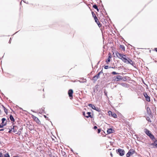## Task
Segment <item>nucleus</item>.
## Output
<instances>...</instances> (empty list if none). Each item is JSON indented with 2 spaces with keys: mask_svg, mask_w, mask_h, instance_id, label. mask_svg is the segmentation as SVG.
<instances>
[{
  "mask_svg": "<svg viewBox=\"0 0 157 157\" xmlns=\"http://www.w3.org/2000/svg\"><path fill=\"white\" fill-rule=\"evenodd\" d=\"M123 62L126 64H129L132 66H134L133 62L131 59L127 56H126L125 58L124 59Z\"/></svg>",
  "mask_w": 157,
  "mask_h": 157,
  "instance_id": "1",
  "label": "nucleus"
},
{
  "mask_svg": "<svg viewBox=\"0 0 157 157\" xmlns=\"http://www.w3.org/2000/svg\"><path fill=\"white\" fill-rule=\"evenodd\" d=\"M115 53L117 57L119 59H122L123 61H124V59L126 57L125 55L119 53L118 52H116Z\"/></svg>",
  "mask_w": 157,
  "mask_h": 157,
  "instance_id": "2",
  "label": "nucleus"
},
{
  "mask_svg": "<svg viewBox=\"0 0 157 157\" xmlns=\"http://www.w3.org/2000/svg\"><path fill=\"white\" fill-rule=\"evenodd\" d=\"M116 152L117 153H119V155L121 156L124 155L125 153L124 150L120 148L117 149Z\"/></svg>",
  "mask_w": 157,
  "mask_h": 157,
  "instance_id": "3",
  "label": "nucleus"
},
{
  "mask_svg": "<svg viewBox=\"0 0 157 157\" xmlns=\"http://www.w3.org/2000/svg\"><path fill=\"white\" fill-rule=\"evenodd\" d=\"M88 106L89 107L92 108L93 109L95 110L98 112H100L101 111V110L100 108H98V107H95L94 105H92L91 104H89L88 105Z\"/></svg>",
  "mask_w": 157,
  "mask_h": 157,
  "instance_id": "4",
  "label": "nucleus"
},
{
  "mask_svg": "<svg viewBox=\"0 0 157 157\" xmlns=\"http://www.w3.org/2000/svg\"><path fill=\"white\" fill-rule=\"evenodd\" d=\"M135 150L133 149H130L128 151V153L126 154L127 157H129V156L135 153Z\"/></svg>",
  "mask_w": 157,
  "mask_h": 157,
  "instance_id": "5",
  "label": "nucleus"
},
{
  "mask_svg": "<svg viewBox=\"0 0 157 157\" xmlns=\"http://www.w3.org/2000/svg\"><path fill=\"white\" fill-rule=\"evenodd\" d=\"M143 95L145 97L146 99V101L148 102L150 101V97L147 94L146 92L144 93H143Z\"/></svg>",
  "mask_w": 157,
  "mask_h": 157,
  "instance_id": "6",
  "label": "nucleus"
},
{
  "mask_svg": "<svg viewBox=\"0 0 157 157\" xmlns=\"http://www.w3.org/2000/svg\"><path fill=\"white\" fill-rule=\"evenodd\" d=\"M73 93V91L72 90L70 89L68 91V94L71 99L72 98V94Z\"/></svg>",
  "mask_w": 157,
  "mask_h": 157,
  "instance_id": "7",
  "label": "nucleus"
},
{
  "mask_svg": "<svg viewBox=\"0 0 157 157\" xmlns=\"http://www.w3.org/2000/svg\"><path fill=\"white\" fill-rule=\"evenodd\" d=\"M32 118L37 123L39 124L40 123V121L37 117L33 115Z\"/></svg>",
  "mask_w": 157,
  "mask_h": 157,
  "instance_id": "8",
  "label": "nucleus"
},
{
  "mask_svg": "<svg viewBox=\"0 0 157 157\" xmlns=\"http://www.w3.org/2000/svg\"><path fill=\"white\" fill-rule=\"evenodd\" d=\"M94 19L95 22L97 24L98 26L100 27V26H101V25L100 24L96 16H95V17H94Z\"/></svg>",
  "mask_w": 157,
  "mask_h": 157,
  "instance_id": "9",
  "label": "nucleus"
},
{
  "mask_svg": "<svg viewBox=\"0 0 157 157\" xmlns=\"http://www.w3.org/2000/svg\"><path fill=\"white\" fill-rule=\"evenodd\" d=\"M110 112L112 116L114 118H116L117 117V114L115 113H113L111 111H109L108 112V113H109V115H110Z\"/></svg>",
  "mask_w": 157,
  "mask_h": 157,
  "instance_id": "10",
  "label": "nucleus"
},
{
  "mask_svg": "<svg viewBox=\"0 0 157 157\" xmlns=\"http://www.w3.org/2000/svg\"><path fill=\"white\" fill-rule=\"evenodd\" d=\"M116 78L117 79L116 81L122 79V77L121 76L119 75H117V76H116Z\"/></svg>",
  "mask_w": 157,
  "mask_h": 157,
  "instance_id": "11",
  "label": "nucleus"
},
{
  "mask_svg": "<svg viewBox=\"0 0 157 157\" xmlns=\"http://www.w3.org/2000/svg\"><path fill=\"white\" fill-rule=\"evenodd\" d=\"M17 127L16 126H13V128H12V130H13V132H17Z\"/></svg>",
  "mask_w": 157,
  "mask_h": 157,
  "instance_id": "12",
  "label": "nucleus"
},
{
  "mask_svg": "<svg viewBox=\"0 0 157 157\" xmlns=\"http://www.w3.org/2000/svg\"><path fill=\"white\" fill-rule=\"evenodd\" d=\"M151 145L155 147H157V140H155L153 143H152Z\"/></svg>",
  "mask_w": 157,
  "mask_h": 157,
  "instance_id": "13",
  "label": "nucleus"
},
{
  "mask_svg": "<svg viewBox=\"0 0 157 157\" xmlns=\"http://www.w3.org/2000/svg\"><path fill=\"white\" fill-rule=\"evenodd\" d=\"M113 131H114V130H113L112 128H110L108 129L107 130V132L108 134H110L113 132Z\"/></svg>",
  "mask_w": 157,
  "mask_h": 157,
  "instance_id": "14",
  "label": "nucleus"
},
{
  "mask_svg": "<svg viewBox=\"0 0 157 157\" xmlns=\"http://www.w3.org/2000/svg\"><path fill=\"white\" fill-rule=\"evenodd\" d=\"M144 131L147 136H148L149 134H150L151 133L150 132V131L148 130L146 128L144 129Z\"/></svg>",
  "mask_w": 157,
  "mask_h": 157,
  "instance_id": "15",
  "label": "nucleus"
},
{
  "mask_svg": "<svg viewBox=\"0 0 157 157\" xmlns=\"http://www.w3.org/2000/svg\"><path fill=\"white\" fill-rule=\"evenodd\" d=\"M146 110L147 113L149 115H151V112L150 108L149 107H147Z\"/></svg>",
  "mask_w": 157,
  "mask_h": 157,
  "instance_id": "16",
  "label": "nucleus"
},
{
  "mask_svg": "<svg viewBox=\"0 0 157 157\" xmlns=\"http://www.w3.org/2000/svg\"><path fill=\"white\" fill-rule=\"evenodd\" d=\"M148 136L152 140L155 139V138L154 136L151 133L150 134H149V135H148Z\"/></svg>",
  "mask_w": 157,
  "mask_h": 157,
  "instance_id": "17",
  "label": "nucleus"
},
{
  "mask_svg": "<svg viewBox=\"0 0 157 157\" xmlns=\"http://www.w3.org/2000/svg\"><path fill=\"white\" fill-rule=\"evenodd\" d=\"M98 79V78L96 77V76H94L92 80L94 81V82H95Z\"/></svg>",
  "mask_w": 157,
  "mask_h": 157,
  "instance_id": "18",
  "label": "nucleus"
},
{
  "mask_svg": "<svg viewBox=\"0 0 157 157\" xmlns=\"http://www.w3.org/2000/svg\"><path fill=\"white\" fill-rule=\"evenodd\" d=\"M10 119L11 121H15L13 116L11 114L10 115Z\"/></svg>",
  "mask_w": 157,
  "mask_h": 157,
  "instance_id": "19",
  "label": "nucleus"
},
{
  "mask_svg": "<svg viewBox=\"0 0 157 157\" xmlns=\"http://www.w3.org/2000/svg\"><path fill=\"white\" fill-rule=\"evenodd\" d=\"M120 84L124 87H128V84L126 83H122Z\"/></svg>",
  "mask_w": 157,
  "mask_h": 157,
  "instance_id": "20",
  "label": "nucleus"
},
{
  "mask_svg": "<svg viewBox=\"0 0 157 157\" xmlns=\"http://www.w3.org/2000/svg\"><path fill=\"white\" fill-rule=\"evenodd\" d=\"M44 108L43 107L40 110V111L39 112V113L40 114H42V113H44Z\"/></svg>",
  "mask_w": 157,
  "mask_h": 157,
  "instance_id": "21",
  "label": "nucleus"
},
{
  "mask_svg": "<svg viewBox=\"0 0 157 157\" xmlns=\"http://www.w3.org/2000/svg\"><path fill=\"white\" fill-rule=\"evenodd\" d=\"M87 114L88 115V116H85V117H86L87 118H88L89 117H92L91 115V113L90 112H88L87 113Z\"/></svg>",
  "mask_w": 157,
  "mask_h": 157,
  "instance_id": "22",
  "label": "nucleus"
},
{
  "mask_svg": "<svg viewBox=\"0 0 157 157\" xmlns=\"http://www.w3.org/2000/svg\"><path fill=\"white\" fill-rule=\"evenodd\" d=\"M2 108L4 110L6 114H7V113L8 112L7 109H6V108L4 107V105H2Z\"/></svg>",
  "mask_w": 157,
  "mask_h": 157,
  "instance_id": "23",
  "label": "nucleus"
},
{
  "mask_svg": "<svg viewBox=\"0 0 157 157\" xmlns=\"http://www.w3.org/2000/svg\"><path fill=\"white\" fill-rule=\"evenodd\" d=\"M93 7L95 9H96L98 11H99V10L98 8V6L96 4L94 5H93Z\"/></svg>",
  "mask_w": 157,
  "mask_h": 157,
  "instance_id": "24",
  "label": "nucleus"
},
{
  "mask_svg": "<svg viewBox=\"0 0 157 157\" xmlns=\"http://www.w3.org/2000/svg\"><path fill=\"white\" fill-rule=\"evenodd\" d=\"M111 58V56H109L108 58V59H107V60L106 61L107 62V63H108V62H110V59Z\"/></svg>",
  "mask_w": 157,
  "mask_h": 157,
  "instance_id": "25",
  "label": "nucleus"
},
{
  "mask_svg": "<svg viewBox=\"0 0 157 157\" xmlns=\"http://www.w3.org/2000/svg\"><path fill=\"white\" fill-rule=\"evenodd\" d=\"M6 121V119L5 118H3L2 119V123L1 124H5L4 121Z\"/></svg>",
  "mask_w": 157,
  "mask_h": 157,
  "instance_id": "26",
  "label": "nucleus"
},
{
  "mask_svg": "<svg viewBox=\"0 0 157 157\" xmlns=\"http://www.w3.org/2000/svg\"><path fill=\"white\" fill-rule=\"evenodd\" d=\"M6 124V122H5V124H0V128H3L4 126Z\"/></svg>",
  "mask_w": 157,
  "mask_h": 157,
  "instance_id": "27",
  "label": "nucleus"
},
{
  "mask_svg": "<svg viewBox=\"0 0 157 157\" xmlns=\"http://www.w3.org/2000/svg\"><path fill=\"white\" fill-rule=\"evenodd\" d=\"M113 68V67H109V66H107V65L105 66L104 67V68L105 69H107L109 68Z\"/></svg>",
  "mask_w": 157,
  "mask_h": 157,
  "instance_id": "28",
  "label": "nucleus"
},
{
  "mask_svg": "<svg viewBox=\"0 0 157 157\" xmlns=\"http://www.w3.org/2000/svg\"><path fill=\"white\" fill-rule=\"evenodd\" d=\"M120 48L123 50H124L125 49L124 46L123 45H120Z\"/></svg>",
  "mask_w": 157,
  "mask_h": 157,
  "instance_id": "29",
  "label": "nucleus"
},
{
  "mask_svg": "<svg viewBox=\"0 0 157 157\" xmlns=\"http://www.w3.org/2000/svg\"><path fill=\"white\" fill-rule=\"evenodd\" d=\"M146 120L147 121H148V122H151L150 118L149 117H146Z\"/></svg>",
  "mask_w": 157,
  "mask_h": 157,
  "instance_id": "30",
  "label": "nucleus"
},
{
  "mask_svg": "<svg viewBox=\"0 0 157 157\" xmlns=\"http://www.w3.org/2000/svg\"><path fill=\"white\" fill-rule=\"evenodd\" d=\"M112 74L113 75H118L119 74V73H117L115 71H113L112 72Z\"/></svg>",
  "mask_w": 157,
  "mask_h": 157,
  "instance_id": "31",
  "label": "nucleus"
},
{
  "mask_svg": "<svg viewBox=\"0 0 157 157\" xmlns=\"http://www.w3.org/2000/svg\"><path fill=\"white\" fill-rule=\"evenodd\" d=\"M4 157H10V156L9 154L8 153L5 154L4 155Z\"/></svg>",
  "mask_w": 157,
  "mask_h": 157,
  "instance_id": "32",
  "label": "nucleus"
},
{
  "mask_svg": "<svg viewBox=\"0 0 157 157\" xmlns=\"http://www.w3.org/2000/svg\"><path fill=\"white\" fill-rule=\"evenodd\" d=\"M100 74L98 73L96 75H95V76H96V77H98V78H99V75Z\"/></svg>",
  "mask_w": 157,
  "mask_h": 157,
  "instance_id": "33",
  "label": "nucleus"
},
{
  "mask_svg": "<svg viewBox=\"0 0 157 157\" xmlns=\"http://www.w3.org/2000/svg\"><path fill=\"white\" fill-rule=\"evenodd\" d=\"M116 76H114V77H113V80L114 81H116Z\"/></svg>",
  "mask_w": 157,
  "mask_h": 157,
  "instance_id": "34",
  "label": "nucleus"
},
{
  "mask_svg": "<svg viewBox=\"0 0 157 157\" xmlns=\"http://www.w3.org/2000/svg\"><path fill=\"white\" fill-rule=\"evenodd\" d=\"M92 13L93 17H95V16H96L95 14L93 12H92Z\"/></svg>",
  "mask_w": 157,
  "mask_h": 157,
  "instance_id": "35",
  "label": "nucleus"
},
{
  "mask_svg": "<svg viewBox=\"0 0 157 157\" xmlns=\"http://www.w3.org/2000/svg\"><path fill=\"white\" fill-rule=\"evenodd\" d=\"M0 157H4L2 153L0 152Z\"/></svg>",
  "mask_w": 157,
  "mask_h": 157,
  "instance_id": "36",
  "label": "nucleus"
},
{
  "mask_svg": "<svg viewBox=\"0 0 157 157\" xmlns=\"http://www.w3.org/2000/svg\"><path fill=\"white\" fill-rule=\"evenodd\" d=\"M101 132V129H98V133H100Z\"/></svg>",
  "mask_w": 157,
  "mask_h": 157,
  "instance_id": "37",
  "label": "nucleus"
},
{
  "mask_svg": "<svg viewBox=\"0 0 157 157\" xmlns=\"http://www.w3.org/2000/svg\"><path fill=\"white\" fill-rule=\"evenodd\" d=\"M98 73H99L100 74H102L103 73L102 70H101L100 72H99Z\"/></svg>",
  "mask_w": 157,
  "mask_h": 157,
  "instance_id": "38",
  "label": "nucleus"
},
{
  "mask_svg": "<svg viewBox=\"0 0 157 157\" xmlns=\"http://www.w3.org/2000/svg\"><path fill=\"white\" fill-rule=\"evenodd\" d=\"M94 129H97V126H94V128H93Z\"/></svg>",
  "mask_w": 157,
  "mask_h": 157,
  "instance_id": "39",
  "label": "nucleus"
},
{
  "mask_svg": "<svg viewBox=\"0 0 157 157\" xmlns=\"http://www.w3.org/2000/svg\"><path fill=\"white\" fill-rule=\"evenodd\" d=\"M13 130H12V128H11V129H10L9 131L8 132H11V131H12L13 132Z\"/></svg>",
  "mask_w": 157,
  "mask_h": 157,
  "instance_id": "40",
  "label": "nucleus"
},
{
  "mask_svg": "<svg viewBox=\"0 0 157 157\" xmlns=\"http://www.w3.org/2000/svg\"><path fill=\"white\" fill-rule=\"evenodd\" d=\"M104 93H105V95L107 97V92H106L105 91L104 92Z\"/></svg>",
  "mask_w": 157,
  "mask_h": 157,
  "instance_id": "41",
  "label": "nucleus"
},
{
  "mask_svg": "<svg viewBox=\"0 0 157 157\" xmlns=\"http://www.w3.org/2000/svg\"><path fill=\"white\" fill-rule=\"evenodd\" d=\"M83 115L85 117V116H86L85 114V113L84 112H83Z\"/></svg>",
  "mask_w": 157,
  "mask_h": 157,
  "instance_id": "42",
  "label": "nucleus"
},
{
  "mask_svg": "<svg viewBox=\"0 0 157 157\" xmlns=\"http://www.w3.org/2000/svg\"><path fill=\"white\" fill-rule=\"evenodd\" d=\"M155 51H156V52H157V48H155Z\"/></svg>",
  "mask_w": 157,
  "mask_h": 157,
  "instance_id": "43",
  "label": "nucleus"
},
{
  "mask_svg": "<svg viewBox=\"0 0 157 157\" xmlns=\"http://www.w3.org/2000/svg\"><path fill=\"white\" fill-rule=\"evenodd\" d=\"M44 117L45 118H48V117H47V116H46V115H44Z\"/></svg>",
  "mask_w": 157,
  "mask_h": 157,
  "instance_id": "44",
  "label": "nucleus"
},
{
  "mask_svg": "<svg viewBox=\"0 0 157 157\" xmlns=\"http://www.w3.org/2000/svg\"><path fill=\"white\" fill-rule=\"evenodd\" d=\"M4 129H0V131H3L4 130Z\"/></svg>",
  "mask_w": 157,
  "mask_h": 157,
  "instance_id": "45",
  "label": "nucleus"
},
{
  "mask_svg": "<svg viewBox=\"0 0 157 157\" xmlns=\"http://www.w3.org/2000/svg\"><path fill=\"white\" fill-rule=\"evenodd\" d=\"M110 155H111V156L112 157V156H113V154H112V153H110Z\"/></svg>",
  "mask_w": 157,
  "mask_h": 157,
  "instance_id": "46",
  "label": "nucleus"
},
{
  "mask_svg": "<svg viewBox=\"0 0 157 157\" xmlns=\"http://www.w3.org/2000/svg\"><path fill=\"white\" fill-rule=\"evenodd\" d=\"M29 129L31 130H32L33 129L31 127L30 128H29Z\"/></svg>",
  "mask_w": 157,
  "mask_h": 157,
  "instance_id": "47",
  "label": "nucleus"
},
{
  "mask_svg": "<svg viewBox=\"0 0 157 157\" xmlns=\"http://www.w3.org/2000/svg\"><path fill=\"white\" fill-rule=\"evenodd\" d=\"M13 157H20L19 156H13Z\"/></svg>",
  "mask_w": 157,
  "mask_h": 157,
  "instance_id": "48",
  "label": "nucleus"
},
{
  "mask_svg": "<svg viewBox=\"0 0 157 157\" xmlns=\"http://www.w3.org/2000/svg\"><path fill=\"white\" fill-rule=\"evenodd\" d=\"M11 38H10V41H9V43H10V40H11Z\"/></svg>",
  "mask_w": 157,
  "mask_h": 157,
  "instance_id": "49",
  "label": "nucleus"
},
{
  "mask_svg": "<svg viewBox=\"0 0 157 157\" xmlns=\"http://www.w3.org/2000/svg\"><path fill=\"white\" fill-rule=\"evenodd\" d=\"M20 109L23 110V109H22V108H20Z\"/></svg>",
  "mask_w": 157,
  "mask_h": 157,
  "instance_id": "50",
  "label": "nucleus"
},
{
  "mask_svg": "<svg viewBox=\"0 0 157 157\" xmlns=\"http://www.w3.org/2000/svg\"><path fill=\"white\" fill-rule=\"evenodd\" d=\"M31 111L33 112H35L33 111V110H31Z\"/></svg>",
  "mask_w": 157,
  "mask_h": 157,
  "instance_id": "51",
  "label": "nucleus"
},
{
  "mask_svg": "<svg viewBox=\"0 0 157 157\" xmlns=\"http://www.w3.org/2000/svg\"><path fill=\"white\" fill-rule=\"evenodd\" d=\"M22 1H23V0H21V3H20V4H21V2H22Z\"/></svg>",
  "mask_w": 157,
  "mask_h": 157,
  "instance_id": "52",
  "label": "nucleus"
},
{
  "mask_svg": "<svg viewBox=\"0 0 157 157\" xmlns=\"http://www.w3.org/2000/svg\"><path fill=\"white\" fill-rule=\"evenodd\" d=\"M1 109H0V113H1Z\"/></svg>",
  "mask_w": 157,
  "mask_h": 157,
  "instance_id": "53",
  "label": "nucleus"
},
{
  "mask_svg": "<svg viewBox=\"0 0 157 157\" xmlns=\"http://www.w3.org/2000/svg\"><path fill=\"white\" fill-rule=\"evenodd\" d=\"M99 62L98 63H98H99Z\"/></svg>",
  "mask_w": 157,
  "mask_h": 157,
  "instance_id": "54",
  "label": "nucleus"
},
{
  "mask_svg": "<svg viewBox=\"0 0 157 157\" xmlns=\"http://www.w3.org/2000/svg\"><path fill=\"white\" fill-rule=\"evenodd\" d=\"M30 126H31V127H32V125H30Z\"/></svg>",
  "mask_w": 157,
  "mask_h": 157,
  "instance_id": "55",
  "label": "nucleus"
}]
</instances>
